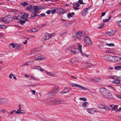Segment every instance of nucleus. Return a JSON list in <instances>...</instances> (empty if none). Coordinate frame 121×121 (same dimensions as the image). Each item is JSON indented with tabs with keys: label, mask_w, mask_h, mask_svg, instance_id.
I'll return each mask as SVG.
<instances>
[{
	"label": "nucleus",
	"mask_w": 121,
	"mask_h": 121,
	"mask_svg": "<svg viewBox=\"0 0 121 121\" xmlns=\"http://www.w3.org/2000/svg\"><path fill=\"white\" fill-rule=\"evenodd\" d=\"M108 87H109L110 88V89L111 90H114L115 91H116V89H115L113 87L111 86H108Z\"/></svg>",
	"instance_id": "c03bdc74"
},
{
	"label": "nucleus",
	"mask_w": 121,
	"mask_h": 121,
	"mask_svg": "<svg viewBox=\"0 0 121 121\" xmlns=\"http://www.w3.org/2000/svg\"><path fill=\"white\" fill-rule=\"evenodd\" d=\"M110 106L112 108L111 109L112 110H113L117 108L118 107V105L111 104L110 105Z\"/></svg>",
	"instance_id": "6ab92c4d"
},
{
	"label": "nucleus",
	"mask_w": 121,
	"mask_h": 121,
	"mask_svg": "<svg viewBox=\"0 0 121 121\" xmlns=\"http://www.w3.org/2000/svg\"><path fill=\"white\" fill-rule=\"evenodd\" d=\"M18 19L20 20V23L22 24H23L26 21H27V19L26 18L21 16L19 17Z\"/></svg>",
	"instance_id": "6e6552de"
},
{
	"label": "nucleus",
	"mask_w": 121,
	"mask_h": 121,
	"mask_svg": "<svg viewBox=\"0 0 121 121\" xmlns=\"http://www.w3.org/2000/svg\"><path fill=\"white\" fill-rule=\"evenodd\" d=\"M78 50L77 49L73 48L71 50V53L72 54L75 55L78 53Z\"/></svg>",
	"instance_id": "dca6fc26"
},
{
	"label": "nucleus",
	"mask_w": 121,
	"mask_h": 121,
	"mask_svg": "<svg viewBox=\"0 0 121 121\" xmlns=\"http://www.w3.org/2000/svg\"><path fill=\"white\" fill-rule=\"evenodd\" d=\"M33 62V61H31L30 62H27L26 64L22 66V67L26 65H30L32 64Z\"/></svg>",
	"instance_id": "393cba45"
},
{
	"label": "nucleus",
	"mask_w": 121,
	"mask_h": 121,
	"mask_svg": "<svg viewBox=\"0 0 121 121\" xmlns=\"http://www.w3.org/2000/svg\"><path fill=\"white\" fill-rule=\"evenodd\" d=\"M22 16H24L26 18H28L29 16L28 14L26 13H24V15L22 14Z\"/></svg>",
	"instance_id": "37998d69"
},
{
	"label": "nucleus",
	"mask_w": 121,
	"mask_h": 121,
	"mask_svg": "<svg viewBox=\"0 0 121 121\" xmlns=\"http://www.w3.org/2000/svg\"><path fill=\"white\" fill-rule=\"evenodd\" d=\"M45 59L44 58L41 56H38L37 57H35L34 58V60L36 61H39L40 60H43Z\"/></svg>",
	"instance_id": "4468645a"
},
{
	"label": "nucleus",
	"mask_w": 121,
	"mask_h": 121,
	"mask_svg": "<svg viewBox=\"0 0 121 121\" xmlns=\"http://www.w3.org/2000/svg\"><path fill=\"white\" fill-rule=\"evenodd\" d=\"M10 44H11V45L12 46L13 48H15L16 44H15L13 43H10Z\"/></svg>",
	"instance_id": "49530a36"
},
{
	"label": "nucleus",
	"mask_w": 121,
	"mask_h": 121,
	"mask_svg": "<svg viewBox=\"0 0 121 121\" xmlns=\"http://www.w3.org/2000/svg\"><path fill=\"white\" fill-rule=\"evenodd\" d=\"M113 79H115V80H116L118 79L117 78V77L115 76H113Z\"/></svg>",
	"instance_id": "69168bd1"
},
{
	"label": "nucleus",
	"mask_w": 121,
	"mask_h": 121,
	"mask_svg": "<svg viewBox=\"0 0 121 121\" xmlns=\"http://www.w3.org/2000/svg\"><path fill=\"white\" fill-rule=\"evenodd\" d=\"M56 9H54L51 11L52 14H53L56 12Z\"/></svg>",
	"instance_id": "864d4df0"
},
{
	"label": "nucleus",
	"mask_w": 121,
	"mask_h": 121,
	"mask_svg": "<svg viewBox=\"0 0 121 121\" xmlns=\"http://www.w3.org/2000/svg\"><path fill=\"white\" fill-rule=\"evenodd\" d=\"M59 91V87L56 86L54 88L53 90L50 92L49 94L53 96L57 94Z\"/></svg>",
	"instance_id": "7ed1b4c3"
},
{
	"label": "nucleus",
	"mask_w": 121,
	"mask_h": 121,
	"mask_svg": "<svg viewBox=\"0 0 121 121\" xmlns=\"http://www.w3.org/2000/svg\"><path fill=\"white\" fill-rule=\"evenodd\" d=\"M76 5L77 6V7H78L80 5L78 3H76Z\"/></svg>",
	"instance_id": "338daca9"
},
{
	"label": "nucleus",
	"mask_w": 121,
	"mask_h": 121,
	"mask_svg": "<svg viewBox=\"0 0 121 121\" xmlns=\"http://www.w3.org/2000/svg\"><path fill=\"white\" fill-rule=\"evenodd\" d=\"M109 20L108 19H104L103 20V21L104 22H108Z\"/></svg>",
	"instance_id": "680f3d73"
},
{
	"label": "nucleus",
	"mask_w": 121,
	"mask_h": 121,
	"mask_svg": "<svg viewBox=\"0 0 121 121\" xmlns=\"http://www.w3.org/2000/svg\"><path fill=\"white\" fill-rule=\"evenodd\" d=\"M117 23L118 24L119 26H121V20L118 21L117 22Z\"/></svg>",
	"instance_id": "8fccbe9b"
},
{
	"label": "nucleus",
	"mask_w": 121,
	"mask_h": 121,
	"mask_svg": "<svg viewBox=\"0 0 121 121\" xmlns=\"http://www.w3.org/2000/svg\"><path fill=\"white\" fill-rule=\"evenodd\" d=\"M100 92L102 96L105 98L108 99L113 98V96L111 93L105 88H101L100 90Z\"/></svg>",
	"instance_id": "f257e3e1"
},
{
	"label": "nucleus",
	"mask_w": 121,
	"mask_h": 121,
	"mask_svg": "<svg viewBox=\"0 0 121 121\" xmlns=\"http://www.w3.org/2000/svg\"><path fill=\"white\" fill-rule=\"evenodd\" d=\"M40 66H38V65H36V66H34L33 67V68L32 69H37L38 70H39Z\"/></svg>",
	"instance_id": "c756f323"
},
{
	"label": "nucleus",
	"mask_w": 121,
	"mask_h": 121,
	"mask_svg": "<svg viewBox=\"0 0 121 121\" xmlns=\"http://www.w3.org/2000/svg\"><path fill=\"white\" fill-rule=\"evenodd\" d=\"M73 9L75 10H78L79 9V8L78 7H75L74 6H73Z\"/></svg>",
	"instance_id": "de8ad7c7"
},
{
	"label": "nucleus",
	"mask_w": 121,
	"mask_h": 121,
	"mask_svg": "<svg viewBox=\"0 0 121 121\" xmlns=\"http://www.w3.org/2000/svg\"><path fill=\"white\" fill-rule=\"evenodd\" d=\"M51 12V11L50 10H49L47 11L46 13L48 14H49Z\"/></svg>",
	"instance_id": "052dcab7"
},
{
	"label": "nucleus",
	"mask_w": 121,
	"mask_h": 121,
	"mask_svg": "<svg viewBox=\"0 0 121 121\" xmlns=\"http://www.w3.org/2000/svg\"><path fill=\"white\" fill-rule=\"evenodd\" d=\"M7 28L6 26V25H0V28L4 29Z\"/></svg>",
	"instance_id": "2f4dec72"
},
{
	"label": "nucleus",
	"mask_w": 121,
	"mask_h": 121,
	"mask_svg": "<svg viewBox=\"0 0 121 121\" xmlns=\"http://www.w3.org/2000/svg\"><path fill=\"white\" fill-rule=\"evenodd\" d=\"M78 3L81 4H82L83 3L82 0H79L78 1Z\"/></svg>",
	"instance_id": "603ef678"
},
{
	"label": "nucleus",
	"mask_w": 121,
	"mask_h": 121,
	"mask_svg": "<svg viewBox=\"0 0 121 121\" xmlns=\"http://www.w3.org/2000/svg\"><path fill=\"white\" fill-rule=\"evenodd\" d=\"M12 18L10 16H6L1 20L2 21L6 22V23H9L11 22L12 20Z\"/></svg>",
	"instance_id": "20e7f679"
},
{
	"label": "nucleus",
	"mask_w": 121,
	"mask_h": 121,
	"mask_svg": "<svg viewBox=\"0 0 121 121\" xmlns=\"http://www.w3.org/2000/svg\"><path fill=\"white\" fill-rule=\"evenodd\" d=\"M88 112L90 113L93 114L97 112L98 111H97L95 109H89L88 110Z\"/></svg>",
	"instance_id": "f8f14e48"
},
{
	"label": "nucleus",
	"mask_w": 121,
	"mask_h": 121,
	"mask_svg": "<svg viewBox=\"0 0 121 121\" xmlns=\"http://www.w3.org/2000/svg\"><path fill=\"white\" fill-rule=\"evenodd\" d=\"M88 103V102H85L83 103L82 105V107H86V104Z\"/></svg>",
	"instance_id": "473e14b6"
},
{
	"label": "nucleus",
	"mask_w": 121,
	"mask_h": 121,
	"mask_svg": "<svg viewBox=\"0 0 121 121\" xmlns=\"http://www.w3.org/2000/svg\"><path fill=\"white\" fill-rule=\"evenodd\" d=\"M33 9L34 10V12L35 13H37L38 10H39L41 9L40 8L36 6H34Z\"/></svg>",
	"instance_id": "b1692460"
},
{
	"label": "nucleus",
	"mask_w": 121,
	"mask_h": 121,
	"mask_svg": "<svg viewBox=\"0 0 121 121\" xmlns=\"http://www.w3.org/2000/svg\"><path fill=\"white\" fill-rule=\"evenodd\" d=\"M64 101L60 100L57 99H52L48 101V103L49 105H58L62 104Z\"/></svg>",
	"instance_id": "f03ea898"
},
{
	"label": "nucleus",
	"mask_w": 121,
	"mask_h": 121,
	"mask_svg": "<svg viewBox=\"0 0 121 121\" xmlns=\"http://www.w3.org/2000/svg\"><path fill=\"white\" fill-rule=\"evenodd\" d=\"M84 42L86 44L89 46L91 45L92 43L90 39L88 37H86L85 38Z\"/></svg>",
	"instance_id": "423d86ee"
},
{
	"label": "nucleus",
	"mask_w": 121,
	"mask_h": 121,
	"mask_svg": "<svg viewBox=\"0 0 121 121\" xmlns=\"http://www.w3.org/2000/svg\"><path fill=\"white\" fill-rule=\"evenodd\" d=\"M14 75V74H13L12 73H11L9 75V77L10 78H12V77Z\"/></svg>",
	"instance_id": "3c124183"
},
{
	"label": "nucleus",
	"mask_w": 121,
	"mask_h": 121,
	"mask_svg": "<svg viewBox=\"0 0 121 121\" xmlns=\"http://www.w3.org/2000/svg\"><path fill=\"white\" fill-rule=\"evenodd\" d=\"M79 88L82 89V90H83L86 91L87 90V88H86L85 87L80 85Z\"/></svg>",
	"instance_id": "cd10ccee"
},
{
	"label": "nucleus",
	"mask_w": 121,
	"mask_h": 121,
	"mask_svg": "<svg viewBox=\"0 0 121 121\" xmlns=\"http://www.w3.org/2000/svg\"><path fill=\"white\" fill-rule=\"evenodd\" d=\"M21 46L20 45H18L17 44H16L15 48L17 49H19Z\"/></svg>",
	"instance_id": "e433bc0d"
},
{
	"label": "nucleus",
	"mask_w": 121,
	"mask_h": 121,
	"mask_svg": "<svg viewBox=\"0 0 121 121\" xmlns=\"http://www.w3.org/2000/svg\"><path fill=\"white\" fill-rule=\"evenodd\" d=\"M98 107L99 108L104 109L106 110H108L110 109L109 107L107 105H105L99 104L98 105Z\"/></svg>",
	"instance_id": "39448f33"
},
{
	"label": "nucleus",
	"mask_w": 121,
	"mask_h": 121,
	"mask_svg": "<svg viewBox=\"0 0 121 121\" xmlns=\"http://www.w3.org/2000/svg\"><path fill=\"white\" fill-rule=\"evenodd\" d=\"M1 111L3 113H5L7 112V111L4 109H2L1 110Z\"/></svg>",
	"instance_id": "13d9d810"
},
{
	"label": "nucleus",
	"mask_w": 121,
	"mask_h": 121,
	"mask_svg": "<svg viewBox=\"0 0 121 121\" xmlns=\"http://www.w3.org/2000/svg\"><path fill=\"white\" fill-rule=\"evenodd\" d=\"M74 13L72 12V13H69L67 15V17L68 18L70 19L71 17H72L73 15H74Z\"/></svg>",
	"instance_id": "4be33fe9"
},
{
	"label": "nucleus",
	"mask_w": 121,
	"mask_h": 121,
	"mask_svg": "<svg viewBox=\"0 0 121 121\" xmlns=\"http://www.w3.org/2000/svg\"><path fill=\"white\" fill-rule=\"evenodd\" d=\"M120 61L119 57L117 56H112L111 62H117Z\"/></svg>",
	"instance_id": "9b49d317"
},
{
	"label": "nucleus",
	"mask_w": 121,
	"mask_h": 121,
	"mask_svg": "<svg viewBox=\"0 0 121 121\" xmlns=\"http://www.w3.org/2000/svg\"><path fill=\"white\" fill-rule=\"evenodd\" d=\"M90 8H88L85 9L82 11V15L83 16H85L87 14L89 11L90 10Z\"/></svg>",
	"instance_id": "1a4fd4ad"
},
{
	"label": "nucleus",
	"mask_w": 121,
	"mask_h": 121,
	"mask_svg": "<svg viewBox=\"0 0 121 121\" xmlns=\"http://www.w3.org/2000/svg\"><path fill=\"white\" fill-rule=\"evenodd\" d=\"M83 55L87 57H88L89 56V54H87L86 53H84V54Z\"/></svg>",
	"instance_id": "bf43d9fd"
},
{
	"label": "nucleus",
	"mask_w": 121,
	"mask_h": 121,
	"mask_svg": "<svg viewBox=\"0 0 121 121\" xmlns=\"http://www.w3.org/2000/svg\"><path fill=\"white\" fill-rule=\"evenodd\" d=\"M80 100H83L84 101H86V99L85 98H79Z\"/></svg>",
	"instance_id": "79ce46f5"
},
{
	"label": "nucleus",
	"mask_w": 121,
	"mask_h": 121,
	"mask_svg": "<svg viewBox=\"0 0 121 121\" xmlns=\"http://www.w3.org/2000/svg\"><path fill=\"white\" fill-rule=\"evenodd\" d=\"M71 89V88H69L67 87H66L62 91V93L65 94L68 93L69 92Z\"/></svg>",
	"instance_id": "9d476101"
},
{
	"label": "nucleus",
	"mask_w": 121,
	"mask_h": 121,
	"mask_svg": "<svg viewBox=\"0 0 121 121\" xmlns=\"http://www.w3.org/2000/svg\"><path fill=\"white\" fill-rule=\"evenodd\" d=\"M82 46L81 45H80V44H79V46L78 47V49L80 52L81 53L82 52Z\"/></svg>",
	"instance_id": "c9c22d12"
},
{
	"label": "nucleus",
	"mask_w": 121,
	"mask_h": 121,
	"mask_svg": "<svg viewBox=\"0 0 121 121\" xmlns=\"http://www.w3.org/2000/svg\"><path fill=\"white\" fill-rule=\"evenodd\" d=\"M106 12L104 13H101V14L102 16H101V17H102L104 16L106 13Z\"/></svg>",
	"instance_id": "4d7b16f0"
},
{
	"label": "nucleus",
	"mask_w": 121,
	"mask_h": 121,
	"mask_svg": "<svg viewBox=\"0 0 121 121\" xmlns=\"http://www.w3.org/2000/svg\"><path fill=\"white\" fill-rule=\"evenodd\" d=\"M32 6L31 5H30L27 7L26 8V9L30 11H31V9H32Z\"/></svg>",
	"instance_id": "a878e982"
},
{
	"label": "nucleus",
	"mask_w": 121,
	"mask_h": 121,
	"mask_svg": "<svg viewBox=\"0 0 121 121\" xmlns=\"http://www.w3.org/2000/svg\"><path fill=\"white\" fill-rule=\"evenodd\" d=\"M76 36L79 39H81L82 35V32H78L76 33Z\"/></svg>",
	"instance_id": "ddd939ff"
},
{
	"label": "nucleus",
	"mask_w": 121,
	"mask_h": 121,
	"mask_svg": "<svg viewBox=\"0 0 121 121\" xmlns=\"http://www.w3.org/2000/svg\"><path fill=\"white\" fill-rule=\"evenodd\" d=\"M120 80L119 79H118L113 80L112 81V82L113 83L118 84L120 83Z\"/></svg>",
	"instance_id": "5701e85b"
},
{
	"label": "nucleus",
	"mask_w": 121,
	"mask_h": 121,
	"mask_svg": "<svg viewBox=\"0 0 121 121\" xmlns=\"http://www.w3.org/2000/svg\"><path fill=\"white\" fill-rule=\"evenodd\" d=\"M93 66V65L91 63H88L87 64V67L88 68L91 67Z\"/></svg>",
	"instance_id": "c85d7f7f"
},
{
	"label": "nucleus",
	"mask_w": 121,
	"mask_h": 121,
	"mask_svg": "<svg viewBox=\"0 0 121 121\" xmlns=\"http://www.w3.org/2000/svg\"><path fill=\"white\" fill-rule=\"evenodd\" d=\"M58 11L60 14H63L65 13L64 9L62 8H59L58 9Z\"/></svg>",
	"instance_id": "aec40b11"
},
{
	"label": "nucleus",
	"mask_w": 121,
	"mask_h": 121,
	"mask_svg": "<svg viewBox=\"0 0 121 121\" xmlns=\"http://www.w3.org/2000/svg\"><path fill=\"white\" fill-rule=\"evenodd\" d=\"M80 85L77 84L75 83H72L71 84V85L72 86L74 87H78L79 88Z\"/></svg>",
	"instance_id": "bb28decb"
},
{
	"label": "nucleus",
	"mask_w": 121,
	"mask_h": 121,
	"mask_svg": "<svg viewBox=\"0 0 121 121\" xmlns=\"http://www.w3.org/2000/svg\"><path fill=\"white\" fill-rule=\"evenodd\" d=\"M49 39V36L48 35H45L42 39V40L44 41L48 40Z\"/></svg>",
	"instance_id": "412c9836"
},
{
	"label": "nucleus",
	"mask_w": 121,
	"mask_h": 121,
	"mask_svg": "<svg viewBox=\"0 0 121 121\" xmlns=\"http://www.w3.org/2000/svg\"><path fill=\"white\" fill-rule=\"evenodd\" d=\"M46 73L48 75L51 77L54 76L56 74V73L54 72H46Z\"/></svg>",
	"instance_id": "a211bd4d"
},
{
	"label": "nucleus",
	"mask_w": 121,
	"mask_h": 121,
	"mask_svg": "<svg viewBox=\"0 0 121 121\" xmlns=\"http://www.w3.org/2000/svg\"><path fill=\"white\" fill-rule=\"evenodd\" d=\"M39 70L41 72H43L44 71V69L42 68H41L40 67L39 69Z\"/></svg>",
	"instance_id": "6e6d98bb"
},
{
	"label": "nucleus",
	"mask_w": 121,
	"mask_h": 121,
	"mask_svg": "<svg viewBox=\"0 0 121 121\" xmlns=\"http://www.w3.org/2000/svg\"><path fill=\"white\" fill-rule=\"evenodd\" d=\"M36 13H32L30 15L31 17L33 18L37 16V15Z\"/></svg>",
	"instance_id": "f704fd0d"
},
{
	"label": "nucleus",
	"mask_w": 121,
	"mask_h": 121,
	"mask_svg": "<svg viewBox=\"0 0 121 121\" xmlns=\"http://www.w3.org/2000/svg\"><path fill=\"white\" fill-rule=\"evenodd\" d=\"M38 30L36 28H33L32 29H30L29 31L31 32H37Z\"/></svg>",
	"instance_id": "7c9ffc66"
},
{
	"label": "nucleus",
	"mask_w": 121,
	"mask_h": 121,
	"mask_svg": "<svg viewBox=\"0 0 121 121\" xmlns=\"http://www.w3.org/2000/svg\"><path fill=\"white\" fill-rule=\"evenodd\" d=\"M8 100L5 99L1 98L0 99V103L4 104L7 103Z\"/></svg>",
	"instance_id": "f3484780"
},
{
	"label": "nucleus",
	"mask_w": 121,
	"mask_h": 121,
	"mask_svg": "<svg viewBox=\"0 0 121 121\" xmlns=\"http://www.w3.org/2000/svg\"><path fill=\"white\" fill-rule=\"evenodd\" d=\"M55 34L54 33H52L48 34L49 38H51L55 35Z\"/></svg>",
	"instance_id": "ea45409f"
},
{
	"label": "nucleus",
	"mask_w": 121,
	"mask_h": 121,
	"mask_svg": "<svg viewBox=\"0 0 121 121\" xmlns=\"http://www.w3.org/2000/svg\"><path fill=\"white\" fill-rule=\"evenodd\" d=\"M40 15L42 17H43L45 16V14L43 13H41L40 14Z\"/></svg>",
	"instance_id": "774afa93"
},
{
	"label": "nucleus",
	"mask_w": 121,
	"mask_h": 121,
	"mask_svg": "<svg viewBox=\"0 0 121 121\" xmlns=\"http://www.w3.org/2000/svg\"><path fill=\"white\" fill-rule=\"evenodd\" d=\"M106 45L108 46L113 47L114 46V44L113 43H106Z\"/></svg>",
	"instance_id": "72a5a7b5"
},
{
	"label": "nucleus",
	"mask_w": 121,
	"mask_h": 121,
	"mask_svg": "<svg viewBox=\"0 0 121 121\" xmlns=\"http://www.w3.org/2000/svg\"><path fill=\"white\" fill-rule=\"evenodd\" d=\"M114 68L115 70H117L118 69H121V66H115Z\"/></svg>",
	"instance_id": "4c0bfd02"
},
{
	"label": "nucleus",
	"mask_w": 121,
	"mask_h": 121,
	"mask_svg": "<svg viewBox=\"0 0 121 121\" xmlns=\"http://www.w3.org/2000/svg\"><path fill=\"white\" fill-rule=\"evenodd\" d=\"M101 80V78H96L95 80H94L96 81V82H99V80Z\"/></svg>",
	"instance_id": "a18cd8bd"
},
{
	"label": "nucleus",
	"mask_w": 121,
	"mask_h": 121,
	"mask_svg": "<svg viewBox=\"0 0 121 121\" xmlns=\"http://www.w3.org/2000/svg\"><path fill=\"white\" fill-rule=\"evenodd\" d=\"M115 33L113 31L111 30L110 31L106 32V34L108 35L111 36L114 35Z\"/></svg>",
	"instance_id": "2eb2a0df"
},
{
	"label": "nucleus",
	"mask_w": 121,
	"mask_h": 121,
	"mask_svg": "<svg viewBox=\"0 0 121 121\" xmlns=\"http://www.w3.org/2000/svg\"><path fill=\"white\" fill-rule=\"evenodd\" d=\"M104 23L103 24H102L101 25H102L99 27H98V28L100 29L101 28L104 27Z\"/></svg>",
	"instance_id": "e2e57ef3"
},
{
	"label": "nucleus",
	"mask_w": 121,
	"mask_h": 121,
	"mask_svg": "<svg viewBox=\"0 0 121 121\" xmlns=\"http://www.w3.org/2000/svg\"><path fill=\"white\" fill-rule=\"evenodd\" d=\"M66 33V32H63L61 34H60L59 37H62L63 35L65 34Z\"/></svg>",
	"instance_id": "09e8293b"
},
{
	"label": "nucleus",
	"mask_w": 121,
	"mask_h": 121,
	"mask_svg": "<svg viewBox=\"0 0 121 121\" xmlns=\"http://www.w3.org/2000/svg\"><path fill=\"white\" fill-rule=\"evenodd\" d=\"M21 4L23 5L24 6H26L27 5H28V4L25 2H24V3H21Z\"/></svg>",
	"instance_id": "58836bf2"
},
{
	"label": "nucleus",
	"mask_w": 121,
	"mask_h": 121,
	"mask_svg": "<svg viewBox=\"0 0 121 121\" xmlns=\"http://www.w3.org/2000/svg\"><path fill=\"white\" fill-rule=\"evenodd\" d=\"M18 106L19 107V108L17 110L18 111H20V110H21V106L20 105H18Z\"/></svg>",
	"instance_id": "0e129e2a"
},
{
	"label": "nucleus",
	"mask_w": 121,
	"mask_h": 121,
	"mask_svg": "<svg viewBox=\"0 0 121 121\" xmlns=\"http://www.w3.org/2000/svg\"><path fill=\"white\" fill-rule=\"evenodd\" d=\"M30 77L33 80H37V78L34 76H31Z\"/></svg>",
	"instance_id": "a19ab883"
},
{
	"label": "nucleus",
	"mask_w": 121,
	"mask_h": 121,
	"mask_svg": "<svg viewBox=\"0 0 121 121\" xmlns=\"http://www.w3.org/2000/svg\"><path fill=\"white\" fill-rule=\"evenodd\" d=\"M104 58L106 60L109 61L111 62L112 59V56L108 55L107 54H106L103 56Z\"/></svg>",
	"instance_id": "0eeeda50"
},
{
	"label": "nucleus",
	"mask_w": 121,
	"mask_h": 121,
	"mask_svg": "<svg viewBox=\"0 0 121 121\" xmlns=\"http://www.w3.org/2000/svg\"><path fill=\"white\" fill-rule=\"evenodd\" d=\"M31 93L34 95H35L36 93V91L35 90H33L31 91Z\"/></svg>",
	"instance_id": "5fc2aeb1"
}]
</instances>
